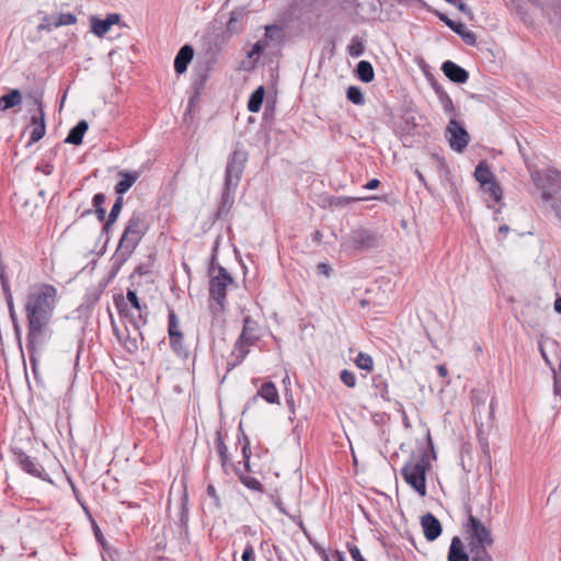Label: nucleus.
<instances>
[{
	"label": "nucleus",
	"mask_w": 561,
	"mask_h": 561,
	"mask_svg": "<svg viewBox=\"0 0 561 561\" xmlns=\"http://www.w3.org/2000/svg\"><path fill=\"white\" fill-rule=\"evenodd\" d=\"M57 290L54 286L43 284L31 289L26 297L25 312L31 337L42 335L44 328L49 323Z\"/></svg>",
	"instance_id": "f257e3e1"
},
{
	"label": "nucleus",
	"mask_w": 561,
	"mask_h": 561,
	"mask_svg": "<svg viewBox=\"0 0 561 561\" xmlns=\"http://www.w3.org/2000/svg\"><path fill=\"white\" fill-rule=\"evenodd\" d=\"M149 227V220L145 211L136 210L130 215L113 255L114 265L119 268L130 257L148 232Z\"/></svg>",
	"instance_id": "f03ea898"
},
{
	"label": "nucleus",
	"mask_w": 561,
	"mask_h": 561,
	"mask_svg": "<svg viewBox=\"0 0 561 561\" xmlns=\"http://www.w3.org/2000/svg\"><path fill=\"white\" fill-rule=\"evenodd\" d=\"M247 160L248 153L244 150L236 149L229 156L225 171L224 187L215 215L217 219L226 217L232 208L236 190L241 180Z\"/></svg>",
	"instance_id": "7ed1b4c3"
},
{
	"label": "nucleus",
	"mask_w": 561,
	"mask_h": 561,
	"mask_svg": "<svg viewBox=\"0 0 561 561\" xmlns=\"http://www.w3.org/2000/svg\"><path fill=\"white\" fill-rule=\"evenodd\" d=\"M208 273L211 276L209 280V296L218 305V311H222L226 304L227 287L233 283V278L225 267L220 265L216 267L214 261L209 266ZM214 312H217V310H214Z\"/></svg>",
	"instance_id": "20e7f679"
},
{
	"label": "nucleus",
	"mask_w": 561,
	"mask_h": 561,
	"mask_svg": "<svg viewBox=\"0 0 561 561\" xmlns=\"http://www.w3.org/2000/svg\"><path fill=\"white\" fill-rule=\"evenodd\" d=\"M430 468L428 457L422 453L416 462L409 461L401 469L405 482L413 488L420 496L426 495V470Z\"/></svg>",
	"instance_id": "39448f33"
},
{
	"label": "nucleus",
	"mask_w": 561,
	"mask_h": 561,
	"mask_svg": "<svg viewBox=\"0 0 561 561\" xmlns=\"http://www.w3.org/2000/svg\"><path fill=\"white\" fill-rule=\"evenodd\" d=\"M379 247L378 234L366 228L353 229L342 242V248L353 254Z\"/></svg>",
	"instance_id": "423d86ee"
},
{
	"label": "nucleus",
	"mask_w": 561,
	"mask_h": 561,
	"mask_svg": "<svg viewBox=\"0 0 561 561\" xmlns=\"http://www.w3.org/2000/svg\"><path fill=\"white\" fill-rule=\"evenodd\" d=\"M468 519L463 525L468 545L492 546L494 540L491 528L486 527L478 517L471 514V508L467 507Z\"/></svg>",
	"instance_id": "0eeeda50"
},
{
	"label": "nucleus",
	"mask_w": 561,
	"mask_h": 561,
	"mask_svg": "<svg viewBox=\"0 0 561 561\" xmlns=\"http://www.w3.org/2000/svg\"><path fill=\"white\" fill-rule=\"evenodd\" d=\"M545 181L541 197L551 206L557 217L561 219V172L549 170Z\"/></svg>",
	"instance_id": "6e6552de"
},
{
	"label": "nucleus",
	"mask_w": 561,
	"mask_h": 561,
	"mask_svg": "<svg viewBox=\"0 0 561 561\" xmlns=\"http://www.w3.org/2000/svg\"><path fill=\"white\" fill-rule=\"evenodd\" d=\"M446 137L450 148L456 152H462L470 141V135L465 125L456 117H451L446 127Z\"/></svg>",
	"instance_id": "1a4fd4ad"
},
{
	"label": "nucleus",
	"mask_w": 561,
	"mask_h": 561,
	"mask_svg": "<svg viewBox=\"0 0 561 561\" xmlns=\"http://www.w3.org/2000/svg\"><path fill=\"white\" fill-rule=\"evenodd\" d=\"M168 332L170 346L176 356L186 359L190 356L188 347L184 344V335L179 328V319L173 310L169 311Z\"/></svg>",
	"instance_id": "9d476101"
},
{
	"label": "nucleus",
	"mask_w": 561,
	"mask_h": 561,
	"mask_svg": "<svg viewBox=\"0 0 561 561\" xmlns=\"http://www.w3.org/2000/svg\"><path fill=\"white\" fill-rule=\"evenodd\" d=\"M13 453L18 465L23 471L43 481H51L44 467L35 458H32L20 448H15Z\"/></svg>",
	"instance_id": "9b49d317"
},
{
	"label": "nucleus",
	"mask_w": 561,
	"mask_h": 561,
	"mask_svg": "<svg viewBox=\"0 0 561 561\" xmlns=\"http://www.w3.org/2000/svg\"><path fill=\"white\" fill-rule=\"evenodd\" d=\"M127 301L130 305L129 309H133L138 312V318H133V327L135 330H139L142 325L147 323V317L149 314L148 307L146 305H141L137 293L135 290L128 289L126 294Z\"/></svg>",
	"instance_id": "f8f14e48"
},
{
	"label": "nucleus",
	"mask_w": 561,
	"mask_h": 561,
	"mask_svg": "<svg viewBox=\"0 0 561 561\" xmlns=\"http://www.w3.org/2000/svg\"><path fill=\"white\" fill-rule=\"evenodd\" d=\"M443 73L454 83H466L469 79V72L451 60H446L442 65Z\"/></svg>",
	"instance_id": "ddd939ff"
},
{
	"label": "nucleus",
	"mask_w": 561,
	"mask_h": 561,
	"mask_svg": "<svg viewBox=\"0 0 561 561\" xmlns=\"http://www.w3.org/2000/svg\"><path fill=\"white\" fill-rule=\"evenodd\" d=\"M421 525L423 528L424 537L428 541L436 540L442 534V524L432 513H426L421 517Z\"/></svg>",
	"instance_id": "4468645a"
},
{
	"label": "nucleus",
	"mask_w": 561,
	"mask_h": 561,
	"mask_svg": "<svg viewBox=\"0 0 561 561\" xmlns=\"http://www.w3.org/2000/svg\"><path fill=\"white\" fill-rule=\"evenodd\" d=\"M248 10L244 7L236 8L231 11L230 18L226 24V31L229 34H240L248 19Z\"/></svg>",
	"instance_id": "2eb2a0df"
},
{
	"label": "nucleus",
	"mask_w": 561,
	"mask_h": 561,
	"mask_svg": "<svg viewBox=\"0 0 561 561\" xmlns=\"http://www.w3.org/2000/svg\"><path fill=\"white\" fill-rule=\"evenodd\" d=\"M121 20L119 14H108L104 20L91 16V31L98 37H103L111 28L112 25L118 23Z\"/></svg>",
	"instance_id": "dca6fc26"
},
{
	"label": "nucleus",
	"mask_w": 561,
	"mask_h": 561,
	"mask_svg": "<svg viewBox=\"0 0 561 561\" xmlns=\"http://www.w3.org/2000/svg\"><path fill=\"white\" fill-rule=\"evenodd\" d=\"M194 57V49L191 45L185 44L183 45L175 58H174V70L178 75H182L187 70V67L190 62L192 61Z\"/></svg>",
	"instance_id": "f3484780"
},
{
	"label": "nucleus",
	"mask_w": 561,
	"mask_h": 561,
	"mask_svg": "<svg viewBox=\"0 0 561 561\" xmlns=\"http://www.w3.org/2000/svg\"><path fill=\"white\" fill-rule=\"evenodd\" d=\"M257 323L250 316L244 317L242 332L239 335V344L243 342L255 343L259 340L256 335Z\"/></svg>",
	"instance_id": "a211bd4d"
},
{
	"label": "nucleus",
	"mask_w": 561,
	"mask_h": 561,
	"mask_svg": "<svg viewBox=\"0 0 561 561\" xmlns=\"http://www.w3.org/2000/svg\"><path fill=\"white\" fill-rule=\"evenodd\" d=\"M89 128L85 119H80L68 133L65 142L79 146L82 144L84 134Z\"/></svg>",
	"instance_id": "6ab92c4d"
},
{
	"label": "nucleus",
	"mask_w": 561,
	"mask_h": 561,
	"mask_svg": "<svg viewBox=\"0 0 561 561\" xmlns=\"http://www.w3.org/2000/svg\"><path fill=\"white\" fill-rule=\"evenodd\" d=\"M355 12L362 18H371L380 8L379 0H354Z\"/></svg>",
	"instance_id": "aec40b11"
},
{
	"label": "nucleus",
	"mask_w": 561,
	"mask_h": 561,
	"mask_svg": "<svg viewBox=\"0 0 561 561\" xmlns=\"http://www.w3.org/2000/svg\"><path fill=\"white\" fill-rule=\"evenodd\" d=\"M118 176L121 178L119 181L115 184V193L122 196L123 194L127 193L130 187L134 185V183L138 179L137 172H127V171H121L118 173Z\"/></svg>",
	"instance_id": "412c9836"
},
{
	"label": "nucleus",
	"mask_w": 561,
	"mask_h": 561,
	"mask_svg": "<svg viewBox=\"0 0 561 561\" xmlns=\"http://www.w3.org/2000/svg\"><path fill=\"white\" fill-rule=\"evenodd\" d=\"M448 561H469V552L465 551L463 545L458 537H454L451 539L448 551Z\"/></svg>",
	"instance_id": "4be33fe9"
},
{
	"label": "nucleus",
	"mask_w": 561,
	"mask_h": 561,
	"mask_svg": "<svg viewBox=\"0 0 561 561\" xmlns=\"http://www.w3.org/2000/svg\"><path fill=\"white\" fill-rule=\"evenodd\" d=\"M27 96H28V99H31L33 101V104L35 106H37V113L33 114L31 117V125L33 127H35V126H38V124H41V118H42V123H45V112H44L43 102H42L43 95L41 92L36 91V92L30 93Z\"/></svg>",
	"instance_id": "5701e85b"
},
{
	"label": "nucleus",
	"mask_w": 561,
	"mask_h": 561,
	"mask_svg": "<svg viewBox=\"0 0 561 561\" xmlns=\"http://www.w3.org/2000/svg\"><path fill=\"white\" fill-rule=\"evenodd\" d=\"M474 178L480 185H488L491 181H495V176L492 173L490 167L485 161H480L474 170Z\"/></svg>",
	"instance_id": "b1692460"
},
{
	"label": "nucleus",
	"mask_w": 561,
	"mask_h": 561,
	"mask_svg": "<svg viewBox=\"0 0 561 561\" xmlns=\"http://www.w3.org/2000/svg\"><path fill=\"white\" fill-rule=\"evenodd\" d=\"M22 102V93L18 89L11 90L9 93L0 98V111H7L20 105Z\"/></svg>",
	"instance_id": "393cba45"
},
{
	"label": "nucleus",
	"mask_w": 561,
	"mask_h": 561,
	"mask_svg": "<svg viewBox=\"0 0 561 561\" xmlns=\"http://www.w3.org/2000/svg\"><path fill=\"white\" fill-rule=\"evenodd\" d=\"M356 77L364 83H370L375 78L373 65L367 60H360L355 69Z\"/></svg>",
	"instance_id": "a878e982"
},
{
	"label": "nucleus",
	"mask_w": 561,
	"mask_h": 561,
	"mask_svg": "<svg viewBox=\"0 0 561 561\" xmlns=\"http://www.w3.org/2000/svg\"><path fill=\"white\" fill-rule=\"evenodd\" d=\"M257 396H260L268 403H278L279 401L277 388L272 381L264 382L259 389Z\"/></svg>",
	"instance_id": "bb28decb"
},
{
	"label": "nucleus",
	"mask_w": 561,
	"mask_h": 561,
	"mask_svg": "<svg viewBox=\"0 0 561 561\" xmlns=\"http://www.w3.org/2000/svg\"><path fill=\"white\" fill-rule=\"evenodd\" d=\"M451 31L459 35L465 44L472 47L477 46L476 34L472 31L467 30L462 22H456V24L453 25Z\"/></svg>",
	"instance_id": "cd10ccee"
},
{
	"label": "nucleus",
	"mask_w": 561,
	"mask_h": 561,
	"mask_svg": "<svg viewBox=\"0 0 561 561\" xmlns=\"http://www.w3.org/2000/svg\"><path fill=\"white\" fill-rule=\"evenodd\" d=\"M373 388L375 390V396H380L385 401H389V391H388V382L387 379L382 375H375L371 378Z\"/></svg>",
	"instance_id": "c85d7f7f"
},
{
	"label": "nucleus",
	"mask_w": 561,
	"mask_h": 561,
	"mask_svg": "<svg viewBox=\"0 0 561 561\" xmlns=\"http://www.w3.org/2000/svg\"><path fill=\"white\" fill-rule=\"evenodd\" d=\"M491 546L468 545L469 560L471 561H492V557L488 552Z\"/></svg>",
	"instance_id": "c756f323"
},
{
	"label": "nucleus",
	"mask_w": 561,
	"mask_h": 561,
	"mask_svg": "<svg viewBox=\"0 0 561 561\" xmlns=\"http://www.w3.org/2000/svg\"><path fill=\"white\" fill-rule=\"evenodd\" d=\"M265 95V90L262 85L256 88L252 94L250 95V99L248 101V110L251 113H257L263 104Z\"/></svg>",
	"instance_id": "7c9ffc66"
},
{
	"label": "nucleus",
	"mask_w": 561,
	"mask_h": 561,
	"mask_svg": "<svg viewBox=\"0 0 561 561\" xmlns=\"http://www.w3.org/2000/svg\"><path fill=\"white\" fill-rule=\"evenodd\" d=\"M215 447L219 455L220 465L224 469H226L230 459H229V455H228V447L226 446V444L224 442L222 434L220 431H218L216 433Z\"/></svg>",
	"instance_id": "2f4dec72"
},
{
	"label": "nucleus",
	"mask_w": 561,
	"mask_h": 561,
	"mask_svg": "<svg viewBox=\"0 0 561 561\" xmlns=\"http://www.w3.org/2000/svg\"><path fill=\"white\" fill-rule=\"evenodd\" d=\"M41 335H34L33 337H31L30 333H27V337H26V348H27V352H28V357H30V363L32 365V369L34 371V374H36V369H37V350H36V343L38 342V339H39Z\"/></svg>",
	"instance_id": "473e14b6"
},
{
	"label": "nucleus",
	"mask_w": 561,
	"mask_h": 561,
	"mask_svg": "<svg viewBox=\"0 0 561 561\" xmlns=\"http://www.w3.org/2000/svg\"><path fill=\"white\" fill-rule=\"evenodd\" d=\"M236 474L240 482L249 490L263 492V485L256 478L244 474L240 469H236Z\"/></svg>",
	"instance_id": "72a5a7b5"
},
{
	"label": "nucleus",
	"mask_w": 561,
	"mask_h": 561,
	"mask_svg": "<svg viewBox=\"0 0 561 561\" xmlns=\"http://www.w3.org/2000/svg\"><path fill=\"white\" fill-rule=\"evenodd\" d=\"M365 46L364 41L359 36L355 35L352 37L347 45V53L353 58H358L364 54Z\"/></svg>",
	"instance_id": "f704fd0d"
},
{
	"label": "nucleus",
	"mask_w": 561,
	"mask_h": 561,
	"mask_svg": "<svg viewBox=\"0 0 561 561\" xmlns=\"http://www.w3.org/2000/svg\"><path fill=\"white\" fill-rule=\"evenodd\" d=\"M484 193L489 194L494 202H500L503 196L502 187L499 182L491 181L488 185H481Z\"/></svg>",
	"instance_id": "c9c22d12"
},
{
	"label": "nucleus",
	"mask_w": 561,
	"mask_h": 561,
	"mask_svg": "<svg viewBox=\"0 0 561 561\" xmlns=\"http://www.w3.org/2000/svg\"><path fill=\"white\" fill-rule=\"evenodd\" d=\"M437 98L444 112L451 115V117H456V108L448 93L446 91H439Z\"/></svg>",
	"instance_id": "e433bc0d"
},
{
	"label": "nucleus",
	"mask_w": 561,
	"mask_h": 561,
	"mask_svg": "<svg viewBox=\"0 0 561 561\" xmlns=\"http://www.w3.org/2000/svg\"><path fill=\"white\" fill-rule=\"evenodd\" d=\"M115 305L118 309V312L122 317H125L128 319L129 323L133 325V318H138V312L129 309L128 304L124 301L123 298L115 299Z\"/></svg>",
	"instance_id": "4c0bfd02"
},
{
	"label": "nucleus",
	"mask_w": 561,
	"mask_h": 561,
	"mask_svg": "<svg viewBox=\"0 0 561 561\" xmlns=\"http://www.w3.org/2000/svg\"><path fill=\"white\" fill-rule=\"evenodd\" d=\"M253 345V343L250 342H243L242 344H239V339L236 341L233 345V353H236V363L232 366H236L240 364L249 354V346Z\"/></svg>",
	"instance_id": "58836bf2"
},
{
	"label": "nucleus",
	"mask_w": 561,
	"mask_h": 561,
	"mask_svg": "<svg viewBox=\"0 0 561 561\" xmlns=\"http://www.w3.org/2000/svg\"><path fill=\"white\" fill-rule=\"evenodd\" d=\"M346 98L350 102L356 105H363L365 103V96L358 87L351 85L346 90Z\"/></svg>",
	"instance_id": "ea45409f"
},
{
	"label": "nucleus",
	"mask_w": 561,
	"mask_h": 561,
	"mask_svg": "<svg viewBox=\"0 0 561 561\" xmlns=\"http://www.w3.org/2000/svg\"><path fill=\"white\" fill-rule=\"evenodd\" d=\"M355 364L359 369L370 371L374 368L373 357L366 353L359 352L355 358Z\"/></svg>",
	"instance_id": "a19ab883"
},
{
	"label": "nucleus",
	"mask_w": 561,
	"mask_h": 561,
	"mask_svg": "<svg viewBox=\"0 0 561 561\" xmlns=\"http://www.w3.org/2000/svg\"><path fill=\"white\" fill-rule=\"evenodd\" d=\"M265 37L271 41L279 42L284 37V30L278 25H268L265 27Z\"/></svg>",
	"instance_id": "79ce46f5"
},
{
	"label": "nucleus",
	"mask_w": 561,
	"mask_h": 561,
	"mask_svg": "<svg viewBox=\"0 0 561 561\" xmlns=\"http://www.w3.org/2000/svg\"><path fill=\"white\" fill-rule=\"evenodd\" d=\"M114 332L116 336L122 341L123 346L127 352L135 353L138 351L139 346L136 337H130L129 335H127L126 339L123 341L115 327Z\"/></svg>",
	"instance_id": "37998d69"
},
{
	"label": "nucleus",
	"mask_w": 561,
	"mask_h": 561,
	"mask_svg": "<svg viewBox=\"0 0 561 561\" xmlns=\"http://www.w3.org/2000/svg\"><path fill=\"white\" fill-rule=\"evenodd\" d=\"M77 23V18L72 13H60L58 19L53 23L54 27L67 26Z\"/></svg>",
	"instance_id": "c03bdc74"
},
{
	"label": "nucleus",
	"mask_w": 561,
	"mask_h": 561,
	"mask_svg": "<svg viewBox=\"0 0 561 561\" xmlns=\"http://www.w3.org/2000/svg\"><path fill=\"white\" fill-rule=\"evenodd\" d=\"M123 203H124V199H123V196H118L116 198V201L114 202L112 208H111V211L107 216V218L110 219V222H115L122 211V208H123Z\"/></svg>",
	"instance_id": "a18cd8bd"
},
{
	"label": "nucleus",
	"mask_w": 561,
	"mask_h": 561,
	"mask_svg": "<svg viewBox=\"0 0 561 561\" xmlns=\"http://www.w3.org/2000/svg\"><path fill=\"white\" fill-rule=\"evenodd\" d=\"M45 133H46V125H45V123L41 122V124H38V126L33 127V129L31 131L30 142L34 144V142L39 141L45 136Z\"/></svg>",
	"instance_id": "49530a36"
},
{
	"label": "nucleus",
	"mask_w": 561,
	"mask_h": 561,
	"mask_svg": "<svg viewBox=\"0 0 561 561\" xmlns=\"http://www.w3.org/2000/svg\"><path fill=\"white\" fill-rule=\"evenodd\" d=\"M340 378L342 382L348 388H354L356 386V376L351 370L343 369L340 374Z\"/></svg>",
	"instance_id": "de8ad7c7"
},
{
	"label": "nucleus",
	"mask_w": 561,
	"mask_h": 561,
	"mask_svg": "<svg viewBox=\"0 0 561 561\" xmlns=\"http://www.w3.org/2000/svg\"><path fill=\"white\" fill-rule=\"evenodd\" d=\"M243 437H244V445L242 447V457L244 459V468L247 471L250 470V458H251V449H250V442H249V438L243 434Z\"/></svg>",
	"instance_id": "09e8293b"
},
{
	"label": "nucleus",
	"mask_w": 561,
	"mask_h": 561,
	"mask_svg": "<svg viewBox=\"0 0 561 561\" xmlns=\"http://www.w3.org/2000/svg\"><path fill=\"white\" fill-rule=\"evenodd\" d=\"M428 12L435 14L442 22H444L450 30L453 27V25L456 24V21L449 19L445 13L438 11V10H435L433 8H431L428 5V8L426 9Z\"/></svg>",
	"instance_id": "8fccbe9b"
},
{
	"label": "nucleus",
	"mask_w": 561,
	"mask_h": 561,
	"mask_svg": "<svg viewBox=\"0 0 561 561\" xmlns=\"http://www.w3.org/2000/svg\"><path fill=\"white\" fill-rule=\"evenodd\" d=\"M242 561H255L254 548L248 542L241 556Z\"/></svg>",
	"instance_id": "3c124183"
},
{
	"label": "nucleus",
	"mask_w": 561,
	"mask_h": 561,
	"mask_svg": "<svg viewBox=\"0 0 561 561\" xmlns=\"http://www.w3.org/2000/svg\"><path fill=\"white\" fill-rule=\"evenodd\" d=\"M348 552L354 561H366L356 545L347 543Z\"/></svg>",
	"instance_id": "603ef678"
},
{
	"label": "nucleus",
	"mask_w": 561,
	"mask_h": 561,
	"mask_svg": "<svg viewBox=\"0 0 561 561\" xmlns=\"http://www.w3.org/2000/svg\"><path fill=\"white\" fill-rule=\"evenodd\" d=\"M453 5H455L466 16L470 19L473 16L471 8L467 3H465L463 0L456 1V3H454Z\"/></svg>",
	"instance_id": "864d4df0"
},
{
	"label": "nucleus",
	"mask_w": 561,
	"mask_h": 561,
	"mask_svg": "<svg viewBox=\"0 0 561 561\" xmlns=\"http://www.w3.org/2000/svg\"><path fill=\"white\" fill-rule=\"evenodd\" d=\"M317 273L325 277H330L332 273V267L328 263L321 262L317 265Z\"/></svg>",
	"instance_id": "5fc2aeb1"
},
{
	"label": "nucleus",
	"mask_w": 561,
	"mask_h": 561,
	"mask_svg": "<svg viewBox=\"0 0 561 561\" xmlns=\"http://www.w3.org/2000/svg\"><path fill=\"white\" fill-rule=\"evenodd\" d=\"M106 199V196L105 194L103 193H96L93 198H92V205L94 207V209L96 208H103V204Z\"/></svg>",
	"instance_id": "6e6d98bb"
},
{
	"label": "nucleus",
	"mask_w": 561,
	"mask_h": 561,
	"mask_svg": "<svg viewBox=\"0 0 561 561\" xmlns=\"http://www.w3.org/2000/svg\"><path fill=\"white\" fill-rule=\"evenodd\" d=\"M207 494L213 499L216 506H220V499L217 494V491L213 484H208L206 489Z\"/></svg>",
	"instance_id": "4d7b16f0"
},
{
	"label": "nucleus",
	"mask_w": 561,
	"mask_h": 561,
	"mask_svg": "<svg viewBox=\"0 0 561 561\" xmlns=\"http://www.w3.org/2000/svg\"><path fill=\"white\" fill-rule=\"evenodd\" d=\"M54 25L53 23H50L49 21V16L48 15H45L43 19H42V22L39 23V25L37 26V30L38 31H47V32H50L53 30Z\"/></svg>",
	"instance_id": "13d9d810"
},
{
	"label": "nucleus",
	"mask_w": 561,
	"mask_h": 561,
	"mask_svg": "<svg viewBox=\"0 0 561 561\" xmlns=\"http://www.w3.org/2000/svg\"><path fill=\"white\" fill-rule=\"evenodd\" d=\"M398 3L403 5H412L414 2L417 3L421 8L427 9L428 4L424 2L423 0H397Z\"/></svg>",
	"instance_id": "bf43d9fd"
},
{
	"label": "nucleus",
	"mask_w": 561,
	"mask_h": 561,
	"mask_svg": "<svg viewBox=\"0 0 561 561\" xmlns=\"http://www.w3.org/2000/svg\"><path fill=\"white\" fill-rule=\"evenodd\" d=\"M479 443H480V446L482 448V451H483L484 456L490 458V447H489L488 439L485 437H481L479 435Z\"/></svg>",
	"instance_id": "052dcab7"
},
{
	"label": "nucleus",
	"mask_w": 561,
	"mask_h": 561,
	"mask_svg": "<svg viewBox=\"0 0 561 561\" xmlns=\"http://www.w3.org/2000/svg\"><path fill=\"white\" fill-rule=\"evenodd\" d=\"M324 561H345L344 554L340 551H334L331 557L325 556Z\"/></svg>",
	"instance_id": "680f3d73"
},
{
	"label": "nucleus",
	"mask_w": 561,
	"mask_h": 561,
	"mask_svg": "<svg viewBox=\"0 0 561 561\" xmlns=\"http://www.w3.org/2000/svg\"><path fill=\"white\" fill-rule=\"evenodd\" d=\"M273 503L282 514L291 517L289 513L286 511L284 503L280 499H273Z\"/></svg>",
	"instance_id": "e2e57ef3"
},
{
	"label": "nucleus",
	"mask_w": 561,
	"mask_h": 561,
	"mask_svg": "<svg viewBox=\"0 0 561 561\" xmlns=\"http://www.w3.org/2000/svg\"><path fill=\"white\" fill-rule=\"evenodd\" d=\"M12 323H13L14 333L16 335L18 344H19L20 348L22 350L21 328L19 324V320H15V322H12Z\"/></svg>",
	"instance_id": "0e129e2a"
},
{
	"label": "nucleus",
	"mask_w": 561,
	"mask_h": 561,
	"mask_svg": "<svg viewBox=\"0 0 561 561\" xmlns=\"http://www.w3.org/2000/svg\"><path fill=\"white\" fill-rule=\"evenodd\" d=\"M263 50V45L261 43V41L256 42L253 47H252V50L250 53V57H252L253 55H259L261 54V51Z\"/></svg>",
	"instance_id": "69168bd1"
},
{
	"label": "nucleus",
	"mask_w": 561,
	"mask_h": 561,
	"mask_svg": "<svg viewBox=\"0 0 561 561\" xmlns=\"http://www.w3.org/2000/svg\"><path fill=\"white\" fill-rule=\"evenodd\" d=\"M380 182L378 179H371L365 184V188L375 190L379 186Z\"/></svg>",
	"instance_id": "338daca9"
},
{
	"label": "nucleus",
	"mask_w": 561,
	"mask_h": 561,
	"mask_svg": "<svg viewBox=\"0 0 561 561\" xmlns=\"http://www.w3.org/2000/svg\"><path fill=\"white\" fill-rule=\"evenodd\" d=\"M96 218L100 222H103L105 220L106 211L104 208H96L94 209Z\"/></svg>",
	"instance_id": "774afa93"
}]
</instances>
